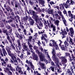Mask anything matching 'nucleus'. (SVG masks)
Returning a JSON list of instances; mask_svg holds the SVG:
<instances>
[{
  "instance_id": "1",
  "label": "nucleus",
  "mask_w": 75,
  "mask_h": 75,
  "mask_svg": "<svg viewBox=\"0 0 75 75\" xmlns=\"http://www.w3.org/2000/svg\"><path fill=\"white\" fill-rule=\"evenodd\" d=\"M50 43L49 44L50 46L51 47H52V46L53 47H55L57 50L58 49H59L57 45V43H56L55 41L54 40H50Z\"/></svg>"
},
{
  "instance_id": "2",
  "label": "nucleus",
  "mask_w": 75,
  "mask_h": 75,
  "mask_svg": "<svg viewBox=\"0 0 75 75\" xmlns=\"http://www.w3.org/2000/svg\"><path fill=\"white\" fill-rule=\"evenodd\" d=\"M35 52H36V53H38V55H39L40 58V59L41 61H43L44 60L45 56H44V55H43L42 54H41L40 55V52H39V51H38V50H36Z\"/></svg>"
},
{
  "instance_id": "3",
  "label": "nucleus",
  "mask_w": 75,
  "mask_h": 75,
  "mask_svg": "<svg viewBox=\"0 0 75 75\" xmlns=\"http://www.w3.org/2000/svg\"><path fill=\"white\" fill-rule=\"evenodd\" d=\"M70 1L69 0H67L66 2V3H64L63 5L66 8H70V6H71V4L69 3Z\"/></svg>"
},
{
  "instance_id": "4",
  "label": "nucleus",
  "mask_w": 75,
  "mask_h": 75,
  "mask_svg": "<svg viewBox=\"0 0 75 75\" xmlns=\"http://www.w3.org/2000/svg\"><path fill=\"white\" fill-rule=\"evenodd\" d=\"M50 20H52V22H54V23L55 25H57V26L59 25V21L58 20H56L55 19H54L52 17H50Z\"/></svg>"
},
{
  "instance_id": "5",
  "label": "nucleus",
  "mask_w": 75,
  "mask_h": 75,
  "mask_svg": "<svg viewBox=\"0 0 75 75\" xmlns=\"http://www.w3.org/2000/svg\"><path fill=\"white\" fill-rule=\"evenodd\" d=\"M26 64H28V66H30L31 68H32L34 70V66L33 64L32 63V62H31L30 60L28 61V60H27L26 61Z\"/></svg>"
},
{
  "instance_id": "6",
  "label": "nucleus",
  "mask_w": 75,
  "mask_h": 75,
  "mask_svg": "<svg viewBox=\"0 0 75 75\" xmlns=\"http://www.w3.org/2000/svg\"><path fill=\"white\" fill-rule=\"evenodd\" d=\"M58 62H59V61L58 60V59H57V61L56 60L55 63L57 67L58 68L57 69V72L59 73H59H61V72H62V71H61V69L59 67V66L58 65Z\"/></svg>"
},
{
  "instance_id": "7",
  "label": "nucleus",
  "mask_w": 75,
  "mask_h": 75,
  "mask_svg": "<svg viewBox=\"0 0 75 75\" xmlns=\"http://www.w3.org/2000/svg\"><path fill=\"white\" fill-rule=\"evenodd\" d=\"M52 54H53V56H52V58H53L54 60H55V62H56V60L57 61V59H58H58L55 58V55H56V53H55V50L54 49H53L52 51Z\"/></svg>"
},
{
  "instance_id": "8",
  "label": "nucleus",
  "mask_w": 75,
  "mask_h": 75,
  "mask_svg": "<svg viewBox=\"0 0 75 75\" xmlns=\"http://www.w3.org/2000/svg\"><path fill=\"white\" fill-rule=\"evenodd\" d=\"M22 45L23 47V48L26 51H27L28 50V47L26 45L25 43H23L22 44Z\"/></svg>"
},
{
  "instance_id": "9",
  "label": "nucleus",
  "mask_w": 75,
  "mask_h": 75,
  "mask_svg": "<svg viewBox=\"0 0 75 75\" xmlns=\"http://www.w3.org/2000/svg\"><path fill=\"white\" fill-rule=\"evenodd\" d=\"M6 72H7L8 75H12V72L10 71V69L8 68H6L5 69Z\"/></svg>"
},
{
  "instance_id": "10",
  "label": "nucleus",
  "mask_w": 75,
  "mask_h": 75,
  "mask_svg": "<svg viewBox=\"0 0 75 75\" xmlns=\"http://www.w3.org/2000/svg\"><path fill=\"white\" fill-rule=\"evenodd\" d=\"M64 31H63L62 30V29L61 30V31H62V35H63V36L62 37V38H65V36L64 35H65L66 34V35L67 34V32L66 31H65V29H64Z\"/></svg>"
},
{
  "instance_id": "11",
  "label": "nucleus",
  "mask_w": 75,
  "mask_h": 75,
  "mask_svg": "<svg viewBox=\"0 0 75 75\" xmlns=\"http://www.w3.org/2000/svg\"><path fill=\"white\" fill-rule=\"evenodd\" d=\"M39 65L41 66V68L43 69H45L46 67L45 66V64L43 63H39Z\"/></svg>"
},
{
  "instance_id": "12",
  "label": "nucleus",
  "mask_w": 75,
  "mask_h": 75,
  "mask_svg": "<svg viewBox=\"0 0 75 75\" xmlns=\"http://www.w3.org/2000/svg\"><path fill=\"white\" fill-rule=\"evenodd\" d=\"M49 10L48 12V14H52V16H53V17H54V14H52L53 13V9H49Z\"/></svg>"
},
{
  "instance_id": "13",
  "label": "nucleus",
  "mask_w": 75,
  "mask_h": 75,
  "mask_svg": "<svg viewBox=\"0 0 75 75\" xmlns=\"http://www.w3.org/2000/svg\"><path fill=\"white\" fill-rule=\"evenodd\" d=\"M64 44L65 45V47L66 48H68L69 47V44L67 43V42L66 41H65L64 42Z\"/></svg>"
},
{
  "instance_id": "14",
  "label": "nucleus",
  "mask_w": 75,
  "mask_h": 75,
  "mask_svg": "<svg viewBox=\"0 0 75 75\" xmlns=\"http://www.w3.org/2000/svg\"><path fill=\"white\" fill-rule=\"evenodd\" d=\"M42 35V36L41 37L42 40H44V38L45 37V38H47V34L45 33L43 34Z\"/></svg>"
},
{
  "instance_id": "15",
  "label": "nucleus",
  "mask_w": 75,
  "mask_h": 75,
  "mask_svg": "<svg viewBox=\"0 0 75 75\" xmlns=\"http://www.w3.org/2000/svg\"><path fill=\"white\" fill-rule=\"evenodd\" d=\"M60 59H61L62 61H63V62H64L65 63L67 62V59H65L64 57H60Z\"/></svg>"
},
{
  "instance_id": "16",
  "label": "nucleus",
  "mask_w": 75,
  "mask_h": 75,
  "mask_svg": "<svg viewBox=\"0 0 75 75\" xmlns=\"http://www.w3.org/2000/svg\"><path fill=\"white\" fill-rule=\"evenodd\" d=\"M57 13L59 14V16H60L61 17L62 19L64 18L63 15H62V12H61V11H58Z\"/></svg>"
},
{
  "instance_id": "17",
  "label": "nucleus",
  "mask_w": 75,
  "mask_h": 75,
  "mask_svg": "<svg viewBox=\"0 0 75 75\" xmlns=\"http://www.w3.org/2000/svg\"><path fill=\"white\" fill-rule=\"evenodd\" d=\"M27 44L29 46V49H30V50H33L32 48V47H33V46L32 45L30 44V43L29 42H28Z\"/></svg>"
},
{
  "instance_id": "18",
  "label": "nucleus",
  "mask_w": 75,
  "mask_h": 75,
  "mask_svg": "<svg viewBox=\"0 0 75 75\" xmlns=\"http://www.w3.org/2000/svg\"><path fill=\"white\" fill-rule=\"evenodd\" d=\"M54 16L56 19H57L58 18L59 20H60V19H61V17H60V16H59V15H58V14L57 13L55 14H54Z\"/></svg>"
},
{
  "instance_id": "19",
  "label": "nucleus",
  "mask_w": 75,
  "mask_h": 75,
  "mask_svg": "<svg viewBox=\"0 0 75 75\" xmlns=\"http://www.w3.org/2000/svg\"><path fill=\"white\" fill-rule=\"evenodd\" d=\"M33 58L34 60H38V56L36 54L33 56Z\"/></svg>"
},
{
  "instance_id": "20",
  "label": "nucleus",
  "mask_w": 75,
  "mask_h": 75,
  "mask_svg": "<svg viewBox=\"0 0 75 75\" xmlns=\"http://www.w3.org/2000/svg\"><path fill=\"white\" fill-rule=\"evenodd\" d=\"M62 20L63 21L65 26H67V25H68V24H67V21H66V20H65V18H62Z\"/></svg>"
},
{
  "instance_id": "21",
  "label": "nucleus",
  "mask_w": 75,
  "mask_h": 75,
  "mask_svg": "<svg viewBox=\"0 0 75 75\" xmlns=\"http://www.w3.org/2000/svg\"><path fill=\"white\" fill-rule=\"evenodd\" d=\"M38 1L39 3L41 4H44L45 3L44 0H38Z\"/></svg>"
},
{
  "instance_id": "22",
  "label": "nucleus",
  "mask_w": 75,
  "mask_h": 75,
  "mask_svg": "<svg viewBox=\"0 0 75 75\" xmlns=\"http://www.w3.org/2000/svg\"><path fill=\"white\" fill-rule=\"evenodd\" d=\"M68 13L69 17H71V18L73 15H72V14H71V11H68Z\"/></svg>"
},
{
  "instance_id": "23",
  "label": "nucleus",
  "mask_w": 75,
  "mask_h": 75,
  "mask_svg": "<svg viewBox=\"0 0 75 75\" xmlns=\"http://www.w3.org/2000/svg\"><path fill=\"white\" fill-rule=\"evenodd\" d=\"M66 55L67 56H69L70 58V61H72V59H71V56L70 55V54L68 53H66Z\"/></svg>"
},
{
  "instance_id": "24",
  "label": "nucleus",
  "mask_w": 75,
  "mask_h": 75,
  "mask_svg": "<svg viewBox=\"0 0 75 75\" xmlns=\"http://www.w3.org/2000/svg\"><path fill=\"white\" fill-rule=\"evenodd\" d=\"M2 51L3 52V54L4 56L5 57H6V55H7V53L6 52V50H5V49L4 50H2Z\"/></svg>"
},
{
  "instance_id": "25",
  "label": "nucleus",
  "mask_w": 75,
  "mask_h": 75,
  "mask_svg": "<svg viewBox=\"0 0 75 75\" xmlns=\"http://www.w3.org/2000/svg\"><path fill=\"white\" fill-rule=\"evenodd\" d=\"M11 57L12 60H14V59H16V56L14 55V54H13Z\"/></svg>"
},
{
  "instance_id": "26",
  "label": "nucleus",
  "mask_w": 75,
  "mask_h": 75,
  "mask_svg": "<svg viewBox=\"0 0 75 75\" xmlns=\"http://www.w3.org/2000/svg\"><path fill=\"white\" fill-rule=\"evenodd\" d=\"M30 23L31 25H33V24H34V21L33 19H30V20H29Z\"/></svg>"
},
{
  "instance_id": "27",
  "label": "nucleus",
  "mask_w": 75,
  "mask_h": 75,
  "mask_svg": "<svg viewBox=\"0 0 75 75\" xmlns=\"http://www.w3.org/2000/svg\"><path fill=\"white\" fill-rule=\"evenodd\" d=\"M18 72L19 73H21V75H23V71H21V68L19 69V70H18Z\"/></svg>"
},
{
  "instance_id": "28",
  "label": "nucleus",
  "mask_w": 75,
  "mask_h": 75,
  "mask_svg": "<svg viewBox=\"0 0 75 75\" xmlns=\"http://www.w3.org/2000/svg\"><path fill=\"white\" fill-rule=\"evenodd\" d=\"M3 32L4 34H6V35H8V33L7 30H4Z\"/></svg>"
},
{
  "instance_id": "29",
  "label": "nucleus",
  "mask_w": 75,
  "mask_h": 75,
  "mask_svg": "<svg viewBox=\"0 0 75 75\" xmlns=\"http://www.w3.org/2000/svg\"><path fill=\"white\" fill-rule=\"evenodd\" d=\"M60 9L61 10H62L63 9H64V5L62 4H60Z\"/></svg>"
},
{
  "instance_id": "30",
  "label": "nucleus",
  "mask_w": 75,
  "mask_h": 75,
  "mask_svg": "<svg viewBox=\"0 0 75 75\" xmlns=\"http://www.w3.org/2000/svg\"><path fill=\"white\" fill-rule=\"evenodd\" d=\"M61 47V49L62 50H65V47H64V45H61V46H59Z\"/></svg>"
},
{
  "instance_id": "31",
  "label": "nucleus",
  "mask_w": 75,
  "mask_h": 75,
  "mask_svg": "<svg viewBox=\"0 0 75 75\" xmlns=\"http://www.w3.org/2000/svg\"><path fill=\"white\" fill-rule=\"evenodd\" d=\"M33 38V37L30 36L29 37V39H28V42H31V40Z\"/></svg>"
},
{
  "instance_id": "32",
  "label": "nucleus",
  "mask_w": 75,
  "mask_h": 75,
  "mask_svg": "<svg viewBox=\"0 0 75 75\" xmlns=\"http://www.w3.org/2000/svg\"><path fill=\"white\" fill-rule=\"evenodd\" d=\"M40 50L41 51H42V52H46V51H47V50H43V48H42V47H40Z\"/></svg>"
},
{
  "instance_id": "33",
  "label": "nucleus",
  "mask_w": 75,
  "mask_h": 75,
  "mask_svg": "<svg viewBox=\"0 0 75 75\" xmlns=\"http://www.w3.org/2000/svg\"><path fill=\"white\" fill-rule=\"evenodd\" d=\"M69 44H71V42H72L73 41V40L71 38L69 37Z\"/></svg>"
},
{
  "instance_id": "34",
  "label": "nucleus",
  "mask_w": 75,
  "mask_h": 75,
  "mask_svg": "<svg viewBox=\"0 0 75 75\" xmlns=\"http://www.w3.org/2000/svg\"><path fill=\"white\" fill-rule=\"evenodd\" d=\"M17 60L18 61V62H19V63H21V64H23V62H22V61H21V60H20V59L19 58H17Z\"/></svg>"
},
{
  "instance_id": "35",
  "label": "nucleus",
  "mask_w": 75,
  "mask_h": 75,
  "mask_svg": "<svg viewBox=\"0 0 75 75\" xmlns=\"http://www.w3.org/2000/svg\"><path fill=\"white\" fill-rule=\"evenodd\" d=\"M17 42L18 45L19 46V47H20V46H21V43H20V40H17Z\"/></svg>"
},
{
  "instance_id": "36",
  "label": "nucleus",
  "mask_w": 75,
  "mask_h": 75,
  "mask_svg": "<svg viewBox=\"0 0 75 75\" xmlns=\"http://www.w3.org/2000/svg\"><path fill=\"white\" fill-rule=\"evenodd\" d=\"M69 30L71 33H74V30H73V28H70Z\"/></svg>"
},
{
  "instance_id": "37",
  "label": "nucleus",
  "mask_w": 75,
  "mask_h": 75,
  "mask_svg": "<svg viewBox=\"0 0 75 75\" xmlns=\"http://www.w3.org/2000/svg\"><path fill=\"white\" fill-rule=\"evenodd\" d=\"M70 5H73L74 3H75V2L74 1H72V0H70Z\"/></svg>"
},
{
  "instance_id": "38",
  "label": "nucleus",
  "mask_w": 75,
  "mask_h": 75,
  "mask_svg": "<svg viewBox=\"0 0 75 75\" xmlns=\"http://www.w3.org/2000/svg\"><path fill=\"white\" fill-rule=\"evenodd\" d=\"M1 64L2 65L4 66V67H6V62L5 61H4V63H1Z\"/></svg>"
},
{
  "instance_id": "39",
  "label": "nucleus",
  "mask_w": 75,
  "mask_h": 75,
  "mask_svg": "<svg viewBox=\"0 0 75 75\" xmlns=\"http://www.w3.org/2000/svg\"><path fill=\"white\" fill-rule=\"evenodd\" d=\"M50 69L53 71V72H54V67L52 66H51L50 67Z\"/></svg>"
},
{
  "instance_id": "40",
  "label": "nucleus",
  "mask_w": 75,
  "mask_h": 75,
  "mask_svg": "<svg viewBox=\"0 0 75 75\" xmlns=\"http://www.w3.org/2000/svg\"><path fill=\"white\" fill-rule=\"evenodd\" d=\"M38 47L35 45L33 47V49L34 50H38Z\"/></svg>"
},
{
  "instance_id": "41",
  "label": "nucleus",
  "mask_w": 75,
  "mask_h": 75,
  "mask_svg": "<svg viewBox=\"0 0 75 75\" xmlns=\"http://www.w3.org/2000/svg\"><path fill=\"white\" fill-rule=\"evenodd\" d=\"M30 51H31V52H32V53L33 54V55H35V53H34V50L33 49L30 50Z\"/></svg>"
},
{
  "instance_id": "42",
  "label": "nucleus",
  "mask_w": 75,
  "mask_h": 75,
  "mask_svg": "<svg viewBox=\"0 0 75 75\" xmlns=\"http://www.w3.org/2000/svg\"><path fill=\"white\" fill-rule=\"evenodd\" d=\"M0 47H1V48H2V50H5V49H4V46L3 45H0Z\"/></svg>"
},
{
  "instance_id": "43",
  "label": "nucleus",
  "mask_w": 75,
  "mask_h": 75,
  "mask_svg": "<svg viewBox=\"0 0 75 75\" xmlns=\"http://www.w3.org/2000/svg\"><path fill=\"white\" fill-rule=\"evenodd\" d=\"M38 16H37V15H33V18H35V19H36L37 18H38Z\"/></svg>"
},
{
  "instance_id": "44",
  "label": "nucleus",
  "mask_w": 75,
  "mask_h": 75,
  "mask_svg": "<svg viewBox=\"0 0 75 75\" xmlns=\"http://www.w3.org/2000/svg\"><path fill=\"white\" fill-rule=\"evenodd\" d=\"M16 18H17L18 20L19 21H20V17H19V16H16L15 17V18L16 19Z\"/></svg>"
},
{
  "instance_id": "45",
  "label": "nucleus",
  "mask_w": 75,
  "mask_h": 75,
  "mask_svg": "<svg viewBox=\"0 0 75 75\" xmlns=\"http://www.w3.org/2000/svg\"><path fill=\"white\" fill-rule=\"evenodd\" d=\"M44 33V31H43V32L41 31L40 32V31H38V33L39 35H40V34H42Z\"/></svg>"
},
{
  "instance_id": "46",
  "label": "nucleus",
  "mask_w": 75,
  "mask_h": 75,
  "mask_svg": "<svg viewBox=\"0 0 75 75\" xmlns=\"http://www.w3.org/2000/svg\"><path fill=\"white\" fill-rule=\"evenodd\" d=\"M50 4H51V5H52V4H55V3H54V2L52 1H50Z\"/></svg>"
},
{
  "instance_id": "47",
  "label": "nucleus",
  "mask_w": 75,
  "mask_h": 75,
  "mask_svg": "<svg viewBox=\"0 0 75 75\" xmlns=\"http://www.w3.org/2000/svg\"><path fill=\"white\" fill-rule=\"evenodd\" d=\"M59 42H60V44H59V46H61V44H62V42H63V41H62L61 40H59Z\"/></svg>"
},
{
  "instance_id": "48",
  "label": "nucleus",
  "mask_w": 75,
  "mask_h": 75,
  "mask_svg": "<svg viewBox=\"0 0 75 75\" xmlns=\"http://www.w3.org/2000/svg\"><path fill=\"white\" fill-rule=\"evenodd\" d=\"M71 56L72 58H73V59H75V57L74 55V54L72 53L71 54Z\"/></svg>"
},
{
  "instance_id": "49",
  "label": "nucleus",
  "mask_w": 75,
  "mask_h": 75,
  "mask_svg": "<svg viewBox=\"0 0 75 75\" xmlns=\"http://www.w3.org/2000/svg\"><path fill=\"white\" fill-rule=\"evenodd\" d=\"M51 64L52 66H53V67H54L55 64H54V62H51Z\"/></svg>"
},
{
  "instance_id": "50",
  "label": "nucleus",
  "mask_w": 75,
  "mask_h": 75,
  "mask_svg": "<svg viewBox=\"0 0 75 75\" xmlns=\"http://www.w3.org/2000/svg\"><path fill=\"white\" fill-rule=\"evenodd\" d=\"M11 46L12 47V48H13V50H16L15 47H14V46H13L12 44V45H11Z\"/></svg>"
},
{
  "instance_id": "51",
  "label": "nucleus",
  "mask_w": 75,
  "mask_h": 75,
  "mask_svg": "<svg viewBox=\"0 0 75 75\" xmlns=\"http://www.w3.org/2000/svg\"><path fill=\"white\" fill-rule=\"evenodd\" d=\"M47 57L49 58V59H50V61H51V59H50V56L49 55H48V53H47Z\"/></svg>"
},
{
  "instance_id": "52",
  "label": "nucleus",
  "mask_w": 75,
  "mask_h": 75,
  "mask_svg": "<svg viewBox=\"0 0 75 75\" xmlns=\"http://www.w3.org/2000/svg\"><path fill=\"white\" fill-rule=\"evenodd\" d=\"M7 68H10V67H11V64H8L7 65Z\"/></svg>"
},
{
  "instance_id": "53",
  "label": "nucleus",
  "mask_w": 75,
  "mask_h": 75,
  "mask_svg": "<svg viewBox=\"0 0 75 75\" xmlns=\"http://www.w3.org/2000/svg\"><path fill=\"white\" fill-rule=\"evenodd\" d=\"M23 32H24V34L25 35H26V34H27V33H26V30L24 29L23 30Z\"/></svg>"
},
{
  "instance_id": "54",
  "label": "nucleus",
  "mask_w": 75,
  "mask_h": 75,
  "mask_svg": "<svg viewBox=\"0 0 75 75\" xmlns=\"http://www.w3.org/2000/svg\"><path fill=\"white\" fill-rule=\"evenodd\" d=\"M67 72L68 74L71 73V71H70V70L69 69H67Z\"/></svg>"
},
{
  "instance_id": "55",
  "label": "nucleus",
  "mask_w": 75,
  "mask_h": 75,
  "mask_svg": "<svg viewBox=\"0 0 75 75\" xmlns=\"http://www.w3.org/2000/svg\"><path fill=\"white\" fill-rule=\"evenodd\" d=\"M55 26H54V25H53V24H52L50 25V27H51V28H53Z\"/></svg>"
},
{
  "instance_id": "56",
  "label": "nucleus",
  "mask_w": 75,
  "mask_h": 75,
  "mask_svg": "<svg viewBox=\"0 0 75 75\" xmlns=\"http://www.w3.org/2000/svg\"><path fill=\"white\" fill-rule=\"evenodd\" d=\"M30 32H31V33H33V30L32 29V28H30Z\"/></svg>"
},
{
  "instance_id": "57",
  "label": "nucleus",
  "mask_w": 75,
  "mask_h": 75,
  "mask_svg": "<svg viewBox=\"0 0 75 75\" xmlns=\"http://www.w3.org/2000/svg\"><path fill=\"white\" fill-rule=\"evenodd\" d=\"M38 12H41V9H40L39 8H38Z\"/></svg>"
},
{
  "instance_id": "58",
  "label": "nucleus",
  "mask_w": 75,
  "mask_h": 75,
  "mask_svg": "<svg viewBox=\"0 0 75 75\" xmlns=\"http://www.w3.org/2000/svg\"><path fill=\"white\" fill-rule=\"evenodd\" d=\"M9 69L11 71H13V68L11 67V66L10 67Z\"/></svg>"
},
{
  "instance_id": "59",
  "label": "nucleus",
  "mask_w": 75,
  "mask_h": 75,
  "mask_svg": "<svg viewBox=\"0 0 75 75\" xmlns=\"http://www.w3.org/2000/svg\"><path fill=\"white\" fill-rule=\"evenodd\" d=\"M56 28L55 26H54V27L53 28V31H55L56 30L55 29Z\"/></svg>"
},
{
  "instance_id": "60",
  "label": "nucleus",
  "mask_w": 75,
  "mask_h": 75,
  "mask_svg": "<svg viewBox=\"0 0 75 75\" xmlns=\"http://www.w3.org/2000/svg\"><path fill=\"white\" fill-rule=\"evenodd\" d=\"M38 36V33H35V35H34V37H37Z\"/></svg>"
},
{
  "instance_id": "61",
  "label": "nucleus",
  "mask_w": 75,
  "mask_h": 75,
  "mask_svg": "<svg viewBox=\"0 0 75 75\" xmlns=\"http://www.w3.org/2000/svg\"><path fill=\"white\" fill-rule=\"evenodd\" d=\"M19 38L21 40V39H23V36H22V35H21L19 36Z\"/></svg>"
},
{
  "instance_id": "62",
  "label": "nucleus",
  "mask_w": 75,
  "mask_h": 75,
  "mask_svg": "<svg viewBox=\"0 0 75 75\" xmlns=\"http://www.w3.org/2000/svg\"><path fill=\"white\" fill-rule=\"evenodd\" d=\"M7 38L8 40H10V36L8 35H7Z\"/></svg>"
},
{
  "instance_id": "63",
  "label": "nucleus",
  "mask_w": 75,
  "mask_h": 75,
  "mask_svg": "<svg viewBox=\"0 0 75 75\" xmlns=\"http://www.w3.org/2000/svg\"><path fill=\"white\" fill-rule=\"evenodd\" d=\"M75 64V62L74 61V62H71V64L72 65H73V66H74V64Z\"/></svg>"
},
{
  "instance_id": "64",
  "label": "nucleus",
  "mask_w": 75,
  "mask_h": 75,
  "mask_svg": "<svg viewBox=\"0 0 75 75\" xmlns=\"http://www.w3.org/2000/svg\"><path fill=\"white\" fill-rule=\"evenodd\" d=\"M54 8H56L57 9H58V10L59 9V7H58V6H54Z\"/></svg>"
}]
</instances>
